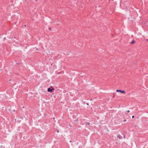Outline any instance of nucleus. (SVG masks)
Segmentation results:
<instances>
[{
    "mask_svg": "<svg viewBox=\"0 0 148 148\" xmlns=\"http://www.w3.org/2000/svg\"><path fill=\"white\" fill-rule=\"evenodd\" d=\"M146 41H147V42H148V39H147L146 40Z\"/></svg>",
    "mask_w": 148,
    "mask_h": 148,
    "instance_id": "obj_10",
    "label": "nucleus"
},
{
    "mask_svg": "<svg viewBox=\"0 0 148 148\" xmlns=\"http://www.w3.org/2000/svg\"><path fill=\"white\" fill-rule=\"evenodd\" d=\"M38 50V49H36V50Z\"/></svg>",
    "mask_w": 148,
    "mask_h": 148,
    "instance_id": "obj_16",
    "label": "nucleus"
},
{
    "mask_svg": "<svg viewBox=\"0 0 148 148\" xmlns=\"http://www.w3.org/2000/svg\"><path fill=\"white\" fill-rule=\"evenodd\" d=\"M126 121V119H124L123 120V122H125Z\"/></svg>",
    "mask_w": 148,
    "mask_h": 148,
    "instance_id": "obj_8",
    "label": "nucleus"
},
{
    "mask_svg": "<svg viewBox=\"0 0 148 148\" xmlns=\"http://www.w3.org/2000/svg\"><path fill=\"white\" fill-rule=\"evenodd\" d=\"M37 0H36V1H37Z\"/></svg>",
    "mask_w": 148,
    "mask_h": 148,
    "instance_id": "obj_18",
    "label": "nucleus"
},
{
    "mask_svg": "<svg viewBox=\"0 0 148 148\" xmlns=\"http://www.w3.org/2000/svg\"><path fill=\"white\" fill-rule=\"evenodd\" d=\"M57 132H59V131L58 130H57Z\"/></svg>",
    "mask_w": 148,
    "mask_h": 148,
    "instance_id": "obj_13",
    "label": "nucleus"
},
{
    "mask_svg": "<svg viewBox=\"0 0 148 148\" xmlns=\"http://www.w3.org/2000/svg\"><path fill=\"white\" fill-rule=\"evenodd\" d=\"M126 112H130V111L129 110H127L126 111Z\"/></svg>",
    "mask_w": 148,
    "mask_h": 148,
    "instance_id": "obj_7",
    "label": "nucleus"
},
{
    "mask_svg": "<svg viewBox=\"0 0 148 148\" xmlns=\"http://www.w3.org/2000/svg\"><path fill=\"white\" fill-rule=\"evenodd\" d=\"M134 117V116H132V118H133Z\"/></svg>",
    "mask_w": 148,
    "mask_h": 148,
    "instance_id": "obj_9",
    "label": "nucleus"
},
{
    "mask_svg": "<svg viewBox=\"0 0 148 148\" xmlns=\"http://www.w3.org/2000/svg\"><path fill=\"white\" fill-rule=\"evenodd\" d=\"M86 104H87V105H88L89 104H88V103H86Z\"/></svg>",
    "mask_w": 148,
    "mask_h": 148,
    "instance_id": "obj_11",
    "label": "nucleus"
},
{
    "mask_svg": "<svg viewBox=\"0 0 148 148\" xmlns=\"http://www.w3.org/2000/svg\"><path fill=\"white\" fill-rule=\"evenodd\" d=\"M116 91L117 92H120L122 93H125V90H117Z\"/></svg>",
    "mask_w": 148,
    "mask_h": 148,
    "instance_id": "obj_2",
    "label": "nucleus"
},
{
    "mask_svg": "<svg viewBox=\"0 0 148 148\" xmlns=\"http://www.w3.org/2000/svg\"><path fill=\"white\" fill-rule=\"evenodd\" d=\"M53 89H54V88H52V86H51L50 87L48 88L47 91L48 92H52Z\"/></svg>",
    "mask_w": 148,
    "mask_h": 148,
    "instance_id": "obj_1",
    "label": "nucleus"
},
{
    "mask_svg": "<svg viewBox=\"0 0 148 148\" xmlns=\"http://www.w3.org/2000/svg\"><path fill=\"white\" fill-rule=\"evenodd\" d=\"M135 42L134 40H133L130 42V44H133L134 43H135Z\"/></svg>",
    "mask_w": 148,
    "mask_h": 148,
    "instance_id": "obj_4",
    "label": "nucleus"
},
{
    "mask_svg": "<svg viewBox=\"0 0 148 148\" xmlns=\"http://www.w3.org/2000/svg\"><path fill=\"white\" fill-rule=\"evenodd\" d=\"M49 30H50V29H51V28H49Z\"/></svg>",
    "mask_w": 148,
    "mask_h": 148,
    "instance_id": "obj_14",
    "label": "nucleus"
},
{
    "mask_svg": "<svg viewBox=\"0 0 148 148\" xmlns=\"http://www.w3.org/2000/svg\"><path fill=\"white\" fill-rule=\"evenodd\" d=\"M145 24L146 25H148V21L146 22L145 23Z\"/></svg>",
    "mask_w": 148,
    "mask_h": 148,
    "instance_id": "obj_6",
    "label": "nucleus"
},
{
    "mask_svg": "<svg viewBox=\"0 0 148 148\" xmlns=\"http://www.w3.org/2000/svg\"><path fill=\"white\" fill-rule=\"evenodd\" d=\"M85 123L87 124L88 125H90V123L89 122H85Z\"/></svg>",
    "mask_w": 148,
    "mask_h": 148,
    "instance_id": "obj_5",
    "label": "nucleus"
},
{
    "mask_svg": "<svg viewBox=\"0 0 148 148\" xmlns=\"http://www.w3.org/2000/svg\"><path fill=\"white\" fill-rule=\"evenodd\" d=\"M117 137L119 138V139H121L122 138V137L121 135L119 134L117 136Z\"/></svg>",
    "mask_w": 148,
    "mask_h": 148,
    "instance_id": "obj_3",
    "label": "nucleus"
},
{
    "mask_svg": "<svg viewBox=\"0 0 148 148\" xmlns=\"http://www.w3.org/2000/svg\"><path fill=\"white\" fill-rule=\"evenodd\" d=\"M123 137H124V138H125V135H124Z\"/></svg>",
    "mask_w": 148,
    "mask_h": 148,
    "instance_id": "obj_12",
    "label": "nucleus"
},
{
    "mask_svg": "<svg viewBox=\"0 0 148 148\" xmlns=\"http://www.w3.org/2000/svg\"><path fill=\"white\" fill-rule=\"evenodd\" d=\"M25 26L26 27V25H25Z\"/></svg>",
    "mask_w": 148,
    "mask_h": 148,
    "instance_id": "obj_15",
    "label": "nucleus"
},
{
    "mask_svg": "<svg viewBox=\"0 0 148 148\" xmlns=\"http://www.w3.org/2000/svg\"><path fill=\"white\" fill-rule=\"evenodd\" d=\"M70 142H71V141H70Z\"/></svg>",
    "mask_w": 148,
    "mask_h": 148,
    "instance_id": "obj_17",
    "label": "nucleus"
}]
</instances>
